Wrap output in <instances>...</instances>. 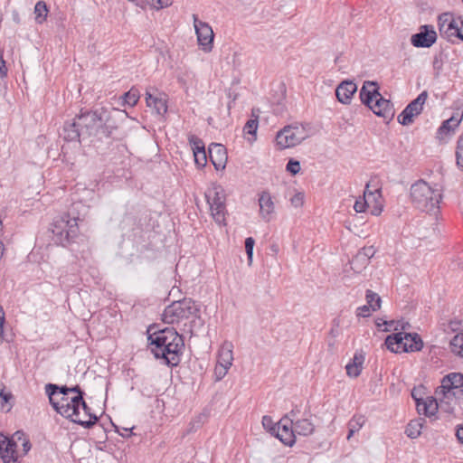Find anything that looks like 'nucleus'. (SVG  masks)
Wrapping results in <instances>:
<instances>
[{
    "label": "nucleus",
    "mask_w": 463,
    "mask_h": 463,
    "mask_svg": "<svg viewBox=\"0 0 463 463\" xmlns=\"http://www.w3.org/2000/svg\"><path fill=\"white\" fill-rule=\"evenodd\" d=\"M124 432H119V434L123 437H129L132 435V429H123Z\"/></svg>",
    "instance_id": "69168bd1"
},
{
    "label": "nucleus",
    "mask_w": 463,
    "mask_h": 463,
    "mask_svg": "<svg viewBox=\"0 0 463 463\" xmlns=\"http://www.w3.org/2000/svg\"><path fill=\"white\" fill-rule=\"evenodd\" d=\"M205 197L210 206L224 203L226 201V195L223 188L221 185L216 184L207 190Z\"/></svg>",
    "instance_id": "a878e982"
},
{
    "label": "nucleus",
    "mask_w": 463,
    "mask_h": 463,
    "mask_svg": "<svg viewBox=\"0 0 463 463\" xmlns=\"http://www.w3.org/2000/svg\"><path fill=\"white\" fill-rule=\"evenodd\" d=\"M255 241L251 237H248L245 240V250L247 253V258L249 260V264L252 261V256H253V248H254Z\"/></svg>",
    "instance_id": "49530a36"
},
{
    "label": "nucleus",
    "mask_w": 463,
    "mask_h": 463,
    "mask_svg": "<svg viewBox=\"0 0 463 463\" xmlns=\"http://www.w3.org/2000/svg\"><path fill=\"white\" fill-rule=\"evenodd\" d=\"M440 34L451 43H455L456 41H463V32L458 26L456 19L454 20V23H450L449 26L445 27L440 32Z\"/></svg>",
    "instance_id": "c85d7f7f"
},
{
    "label": "nucleus",
    "mask_w": 463,
    "mask_h": 463,
    "mask_svg": "<svg viewBox=\"0 0 463 463\" xmlns=\"http://www.w3.org/2000/svg\"><path fill=\"white\" fill-rule=\"evenodd\" d=\"M365 422V419L362 415H354L348 422V428L358 432Z\"/></svg>",
    "instance_id": "58836bf2"
},
{
    "label": "nucleus",
    "mask_w": 463,
    "mask_h": 463,
    "mask_svg": "<svg viewBox=\"0 0 463 463\" xmlns=\"http://www.w3.org/2000/svg\"><path fill=\"white\" fill-rule=\"evenodd\" d=\"M364 362V356L362 353L356 352L350 362L351 364H355L356 365L363 368V364Z\"/></svg>",
    "instance_id": "bf43d9fd"
},
{
    "label": "nucleus",
    "mask_w": 463,
    "mask_h": 463,
    "mask_svg": "<svg viewBox=\"0 0 463 463\" xmlns=\"http://www.w3.org/2000/svg\"><path fill=\"white\" fill-rule=\"evenodd\" d=\"M211 213L214 221L219 224H224L226 215V204H214L210 206Z\"/></svg>",
    "instance_id": "7c9ffc66"
},
{
    "label": "nucleus",
    "mask_w": 463,
    "mask_h": 463,
    "mask_svg": "<svg viewBox=\"0 0 463 463\" xmlns=\"http://www.w3.org/2000/svg\"><path fill=\"white\" fill-rule=\"evenodd\" d=\"M310 411H305L300 419L292 421L294 425L295 437L297 435L307 437L314 433L315 424L311 419Z\"/></svg>",
    "instance_id": "6ab92c4d"
},
{
    "label": "nucleus",
    "mask_w": 463,
    "mask_h": 463,
    "mask_svg": "<svg viewBox=\"0 0 463 463\" xmlns=\"http://www.w3.org/2000/svg\"><path fill=\"white\" fill-rule=\"evenodd\" d=\"M230 367H226L222 364L217 363L214 368V374L217 381L222 380L227 373Z\"/></svg>",
    "instance_id": "09e8293b"
},
{
    "label": "nucleus",
    "mask_w": 463,
    "mask_h": 463,
    "mask_svg": "<svg viewBox=\"0 0 463 463\" xmlns=\"http://www.w3.org/2000/svg\"><path fill=\"white\" fill-rule=\"evenodd\" d=\"M360 254H363V256L370 261V259L373 258L376 252L373 246H368L362 248L359 251Z\"/></svg>",
    "instance_id": "5fc2aeb1"
},
{
    "label": "nucleus",
    "mask_w": 463,
    "mask_h": 463,
    "mask_svg": "<svg viewBox=\"0 0 463 463\" xmlns=\"http://www.w3.org/2000/svg\"><path fill=\"white\" fill-rule=\"evenodd\" d=\"M365 298L367 305L371 307L372 311H376L381 307V298L379 295L370 289L366 290Z\"/></svg>",
    "instance_id": "f704fd0d"
},
{
    "label": "nucleus",
    "mask_w": 463,
    "mask_h": 463,
    "mask_svg": "<svg viewBox=\"0 0 463 463\" xmlns=\"http://www.w3.org/2000/svg\"><path fill=\"white\" fill-rule=\"evenodd\" d=\"M411 197L418 209L436 213L439 208L442 194L437 185L431 186L427 182L419 180L411 186Z\"/></svg>",
    "instance_id": "20e7f679"
},
{
    "label": "nucleus",
    "mask_w": 463,
    "mask_h": 463,
    "mask_svg": "<svg viewBox=\"0 0 463 463\" xmlns=\"http://www.w3.org/2000/svg\"><path fill=\"white\" fill-rule=\"evenodd\" d=\"M462 142H463V135L459 136L458 138V146L456 150V159H457V165L458 167H463V165H461V152L463 150L462 148Z\"/></svg>",
    "instance_id": "3c124183"
},
{
    "label": "nucleus",
    "mask_w": 463,
    "mask_h": 463,
    "mask_svg": "<svg viewBox=\"0 0 463 463\" xmlns=\"http://www.w3.org/2000/svg\"><path fill=\"white\" fill-rule=\"evenodd\" d=\"M232 349L233 345L231 342H224L218 352L217 363L231 367L233 361Z\"/></svg>",
    "instance_id": "cd10ccee"
},
{
    "label": "nucleus",
    "mask_w": 463,
    "mask_h": 463,
    "mask_svg": "<svg viewBox=\"0 0 463 463\" xmlns=\"http://www.w3.org/2000/svg\"><path fill=\"white\" fill-rule=\"evenodd\" d=\"M463 118V113L459 118L452 116L447 120H444L441 126L438 128L437 137L440 140L444 139L447 136L454 134L456 128L459 126Z\"/></svg>",
    "instance_id": "b1692460"
},
{
    "label": "nucleus",
    "mask_w": 463,
    "mask_h": 463,
    "mask_svg": "<svg viewBox=\"0 0 463 463\" xmlns=\"http://www.w3.org/2000/svg\"><path fill=\"white\" fill-rule=\"evenodd\" d=\"M258 129V117L255 118L249 119L244 128L243 131L249 135H255Z\"/></svg>",
    "instance_id": "ea45409f"
},
{
    "label": "nucleus",
    "mask_w": 463,
    "mask_h": 463,
    "mask_svg": "<svg viewBox=\"0 0 463 463\" xmlns=\"http://www.w3.org/2000/svg\"><path fill=\"white\" fill-rule=\"evenodd\" d=\"M454 20L455 18L450 13H443L439 15L438 23L439 32H441L445 27L449 26L450 23H454Z\"/></svg>",
    "instance_id": "4c0bfd02"
},
{
    "label": "nucleus",
    "mask_w": 463,
    "mask_h": 463,
    "mask_svg": "<svg viewBox=\"0 0 463 463\" xmlns=\"http://www.w3.org/2000/svg\"><path fill=\"white\" fill-rule=\"evenodd\" d=\"M5 322V313L3 307L0 305V339L4 336V325Z\"/></svg>",
    "instance_id": "052dcab7"
},
{
    "label": "nucleus",
    "mask_w": 463,
    "mask_h": 463,
    "mask_svg": "<svg viewBox=\"0 0 463 463\" xmlns=\"http://www.w3.org/2000/svg\"><path fill=\"white\" fill-rule=\"evenodd\" d=\"M51 232L53 241L58 245L65 246L78 235V218L62 214L53 220Z\"/></svg>",
    "instance_id": "39448f33"
},
{
    "label": "nucleus",
    "mask_w": 463,
    "mask_h": 463,
    "mask_svg": "<svg viewBox=\"0 0 463 463\" xmlns=\"http://www.w3.org/2000/svg\"><path fill=\"white\" fill-rule=\"evenodd\" d=\"M146 2L152 8L156 10L165 8L172 5V0H146Z\"/></svg>",
    "instance_id": "a18cd8bd"
},
{
    "label": "nucleus",
    "mask_w": 463,
    "mask_h": 463,
    "mask_svg": "<svg viewBox=\"0 0 463 463\" xmlns=\"http://www.w3.org/2000/svg\"><path fill=\"white\" fill-rule=\"evenodd\" d=\"M277 428L274 435L285 445L293 446L296 442L293 422L281 418Z\"/></svg>",
    "instance_id": "dca6fc26"
},
{
    "label": "nucleus",
    "mask_w": 463,
    "mask_h": 463,
    "mask_svg": "<svg viewBox=\"0 0 463 463\" xmlns=\"http://www.w3.org/2000/svg\"><path fill=\"white\" fill-rule=\"evenodd\" d=\"M151 351L156 358H162L170 366H176L184 349L183 335L174 327H165L149 334Z\"/></svg>",
    "instance_id": "f03ea898"
},
{
    "label": "nucleus",
    "mask_w": 463,
    "mask_h": 463,
    "mask_svg": "<svg viewBox=\"0 0 463 463\" xmlns=\"http://www.w3.org/2000/svg\"><path fill=\"white\" fill-rule=\"evenodd\" d=\"M438 408L439 404L437 400L432 396L422 398L416 405L418 413L428 417L435 415Z\"/></svg>",
    "instance_id": "393cba45"
},
{
    "label": "nucleus",
    "mask_w": 463,
    "mask_h": 463,
    "mask_svg": "<svg viewBox=\"0 0 463 463\" xmlns=\"http://www.w3.org/2000/svg\"><path fill=\"white\" fill-rule=\"evenodd\" d=\"M425 420L418 418L411 420L406 426L405 433L410 439H416L421 434Z\"/></svg>",
    "instance_id": "c756f323"
},
{
    "label": "nucleus",
    "mask_w": 463,
    "mask_h": 463,
    "mask_svg": "<svg viewBox=\"0 0 463 463\" xmlns=\"http://www.w3.org/2000/svg\"><path fill=\"white\" fill-rule=\"evenodd\" d=\"M61 136L68 142H80V137L83 138V134L80 131V125H78L76 117L71 121H66L64 123Z\"/></svg>",
    "instance_id": "5701e85b"
},
{
    "label": "nucleus",
    "mask_w": 463,
    "mask_h": 463,
    "mask_svg": "<svg viewBox=\"0 0 463 463\" xmlns=\"http://www.w3.org/2000/svg\"><path fill=\"white\" fill-rule=\"evenodd\" d=\"M193 20L199 46L205 52H211L214 38L212 27L207 23L200 21L196 14H193Z\"/></svg>",
    "instance_id": "9b49d317"
},
{
    "label": "nucleus",
    "mask_w": 463,
    "mask_h": 463,
    "mask_svg": "<svg viewBox=\"0 0 463 463\" xmlns=\"http://www.w3.org/2000/svg\"><path fill=\"white\" fill-rule=\"evenodd\" d=\"M14 399V396L11 392H5V388L0 389V408L3 411H9L13 404L11 401Z\"/></svg>",
    "instance_id": "72a5a7b5"
},
{
    "label": "nucleus",
    "mask_w": 463,
    "mask_h": 463,
    "mask_svg": "<svg viewBox=\"0 0 463 463\" xmlns=\"http://www.w3.org/2000/svg\"><path fill=\"white\" fill-rule=\"evenodd\" d=\"M386 347L392 353L418 352L423 347V342L417 333L398 332L389 335L385 339Z\"/></svg>",
    "instance_id": "0eeeda50"
},
{
    "label": "nucleus",
    "mask_w": 463,
    "mask_h": 463,
    "mask_svg": "<svg viewBox=\"0 0 463 463\" xmlns=\"http://www.w3.org/2000/svg\"><path fill=\"white\" fill-rule=\"evenodd\" d=\"M262 425L264 429L268 430L272 435L278 430V423H274L271 417L265 415L262 417Z\"/></svg>",
    "instance_id": "a19ab883"
},
{
    "label": "nucleus",
    "mask_w": 463,
    "mask_h": 463,
    "mask_svg": "<svg viewBox=\"0 0 463 463\" xmlns=\"http://www.w3.org/2000/svg\"><path fill=\"white\" fill-rule=\"evenodd\" d=\"M23 447H24V450L25 453H27L30 449H31V444L28 440H25L24 443H23Z\"/></svg>",
    "instance_id": "338daca9"
},
{
    "label": "nucleus",
    "mask_w": 463,
    "mask_h": 463,
    "mask_svg": "<svg viewBox=\"0 0 463 463\" xmlns=\"http://www.w3.org/2000/svg\"><path fill=\"white\" fill-rule=\"evenodd\" d=\"M367 204L368 203L364 195L363 198H360L355 201L354 209L356 213H364V212H365L366 209H368Z\"/></svg>",
    "instance_id": "8fccbe9b"
},
{
    "label": "nucleus",
    "mask_w": 463,
    "mask_h": 463,
    "mask_svg": "<svg viewBox=\"0 0 463 463\" xmlns=\"http://www.w3.org/2000/svg\"><path fill=\"white\" fill-rule=\"evenodd\" d=\"M35 21L42 24L46 20L48 14V8L43 1H39L34 6Z\"/></svg>",
    "instance_id": "473e14b6"
},
{
    "label": "nucleus",
    "mask_w": 463,
    "mask_h": 463,
    "mask_svg": "<svg viewBox=\"0 0 463 463\" xmlns=\"http://www.w3.org/2000/svg\"><path fill=\"white\" fill-rule=\"evenodd\" d=\"M437 40V33L431 25H422L420 32L413 34L411 43L417 48H429L432 46Z\"/></svg>",
    "instance_id": "ddd939ff"
},
{
    "label": "nucleus",
    "mask_w": 463,
    "mask_h": 463,
    "mask_svg": "<svg viewBox=\"0 0 463 463\" xmlns=\"http://www.w3.org/2000/svg\"><path fill=\"white\" fill-rule=\"evenodd\" d=\"M345 369L348 376L356 378L360 375L363 368L356 365L355 364L348 363L345 366Z\"/></svg>",
    "instance_id": "de8ad7c7"
},
{
    "label": "nucleus",
    "mask_w": 463,
    "mask_h": 463,
    "mask_svg": "<svg viewBox=\"0 0 463 463\" xmlns=\"http://www.w3.org/2000/svg\"><path fill=\"white\" fill-rule=\"evenodd\" d=\"M451 352L463 356V333L459 332L450 340Z\"/></svg>",
    "instance_id": "2f4dec72"
},
{
    "label": "nucleus",
    "mask_w": 463,
    "mask_h": 463,
    "mask_svg": "<svg viewBox=\"0 0 463 463\" xmlns=\"http://www.w3.org/2000/svg\"><path fill=\"white\" fill-rule=\"evenodd\" d=\"M76 118L83 134V138L99 136V127L102 125L101 109L86 111Z\"/></svg>",
    "instance_id": "1a4fd4ad"
},
{
    "label": "nucleus",
    "mask_w": 463,
    "mask_h": 463,
    "mask_svg": "<svg viewBox=\"0 0 463 463\" xmlns=\"http://www.w3.org/2000/svg\"><path fill=\"white\" fill-rule=\"evenodd\" d=\"M354 433H356L355 430H352L351 428H348L347 439H350L354 436Z\"/></svg>",
    "instance_id": "774afa93"
},
{
    "label": "nucleus",
    "mask_w": 463,
    "mask_h": 463,
    "mask_svg": "<svg viewBox=\"0 0 463 463\" xmlns=\"http://www.w3.org/2000/svg\"><path fill=\"white\" fill-rule=\"evenodd\" d=\"M369 109H372L375 115L383 117L385 119H392L394 116L392 103L389 99H384L381 94Z\"/></svg>",
    "instance_id": "412c9836"
},
{
    "label": "nucleus",
    "mask_w": 463,
    "mask_h": 463,
    "mask_svg": "<svg viewBox=\"0 0 463 463\" xmlns=\"http://www.w3.org/2000/svg\"><path fill=\"white\" fill-rule=\"evenodd\" d=\"M379 89V85L376 81H364L359 92L362 103L370 108L373 100L380 96Z\"/></svg>",
    "instance_id": "a211bd4d"
},
{
    "label": "nucleus",
    "mask_w": 463,
    "mask_h": 463,
    "mask_svg": "<svg viewBox=\"0 0 463 463\" xmlns=\"http://www.w3.org/2000/svg\"><path fill=\"white\" fill-rule=\"evenodd\" d=\"M127 113L124 110L112 108L108 110L101 108L102 125L99 127V137H111L118 138L117 131L118 126L117 119L118 118H124Z\"/></svg>",
    "instance_id": "9d476101"
},
{
    "label": "nucleus",
    "mask_w": 463,
    "mask_h": 463,
    "mask_svg": "<svg viewBox=\"0 0 463 463\" xmlns=\"http://www.w3.org/2000/svg\"><path fill=\"white\" fill-rule=\"evenodd\" d=\"M146 102L147 107L153 109L157 115L163 116L167 112L166 100L163 98L153 96L151 93H146Z\"/></svg>",
    "instance_id": "bb28decb"
},
{
    "label": "nucleus",
    "mask_w": 463,
    "mask_h": 463,
    "mask_svg": "<svg viewBox=\"0 0 463 463\" xmlns=\"http://www.w3.org/2000/svg\"><path fill=\"white\" fill-rule=\"evenodd\" d=\"M427 98V91L424 90L420 93L418 97L411 101L398 116V122L403 126H408L412 123L413 118L421 113Z\"/></svg>",
    "instance_id": "f8f14e48"
},
{
    "label": "nucleus",
    "mask_w": 463,
    "mask_h": 463,
    "mask_svg": "<svg viewBox=\"0 0 463 463\" xmlns=\"http://www.w3.org/2000/svg\"><path fill=\"white\" fill-rule=\"evenodd\" d=\"M300 409L298 406H295L288 414H286L283 418L287 419L290 421H295L300 419Z\"/></svg>",
    "instance_id": "864d4df0"
},
{
    "label": "nucleus",
    "mask_w": 463,
    "mask_h": 463,
    "mask_svg": "<svg viewBox=\"0 0 463 463\" xmlns=\"http://www.w3.org/2000/svg\"><path fill=\"white\" fill-rule=\"evenodd\" d=\"M45 392L53 409L62 417L85 429L97 423L98 417L85 402V393L79 385L67 387L48 383L45 385Z\"/></svg>",
    "instance_id": "f257e3e1"
},
{
    "label": "nucleus",
    "mask_w": 463,
    "mask_h": 463,
    "mask_svg": "<svg viewBox=\"0 0 463 463\" xmlns=\"http://www.w3.org/2000/svg\"><path fill=\"white\" fill-rule=\"evenodd\" d=\"M16 448L17 444L14 439L0 433V457L4 463H20Z\"/></svg>",
    "instance_id": "4468645a"
},
{
    "label": "nucleus",
    "mask_w": 463,
    "mask_h": 463,
    "mask_svg": "<svg viewBox=\"0 0 463 463\" xmlns=\"http://www.w3.org/2000/svg\"><path fill=\"white\" fill-rule=\"evenodd\" d=\"M371 307L368 305L359 307L356 311V315L361 317H367L371 315Z\"/></svg>",
    "instance_id": "13d9d810"
},
{
    "label": "nucleus",
    "mask_w": 463,
    "mask_h": 463,
    "mask_svg": "<svg viewBox=\"0 0 463 463\" xmlns=\"http://www.w3.org/2000/svg\"><path fill=\"white\" fill-rule=\"evenodd\" d=\"M441 408L449 413H453L456 407L460 408L463 398V373H449L440 382L436 390Z\"/></svg>",
    "instance_id": "7ed1b4c3"
},
{
    "label": "nucleus",
    "mask_w": 463,
    "mask_h": 463,
    "mask_svg": "<svg viewBox=\"0 0 463 463\" xmlns=\"http://www.w3.org/2000/svg\"><path fill=\"white\" fill-rule=\"evenodd\" d=\"M205 420H206V415L205 414L201 413V414L197 415L190 422V428H189L188 431L190 432V431H194V430H196L197 429H199L203 424Z\"/></svg>",
    "instance_id": "37998d69"
},
{
    "label": "nucleus",
    "mask_w": 463,
    "mask_h": 463,
    "mask_svg": "<svg viewBox=\"0 0 463 463\" xmlns=\"http://www.w3.org/2000/svg\"><path fill=\"white\" fill-rule=\"evenodd\" d=\"M122 99L125 104L133 107L139 99V91L137 89L132 88L123 95Z\"/></svg>",
    "instance_id": "e433bc0d"
},
{
    "label": "nucleus",
    "mask_w": 463,
    "mask_h": 463,
    "mask_svg": "<svg viewBox=\"0 0 463 463\" xmlns=\"http://www.w3.org/2000/svg\"><path fill=\"white\" fill-rule=\"evenodd\" d=\"M198 311L191 298H184L167 306L162 314V320L166 324H175L188 319L191 316H195Z\"/></svg>",
    "instance_id": "6e6552de"
},
{
    "label": "nucleus",
    "mask_w": 463,
    "mask_h": 463,
    "mask_svg": "<svg viewBox=\"0 0 463 463\" xmlns=\"http://www.w3.org/2000/svg\"><path fill=\"white\" fill-rule=\"evenodd\" d=\"M385 324L393 326V330L395 331L401 329V332H404V330L410 326L408 322L403 321H391L390 323L385 322Z\"/></svg>",
    "instance_id": "603ef678"
},
{
    "label": "nucleus",
    "mask_w": 463,
    "mask_h": 463,
    "mask_svg": "<svg viewBox=\"0 0 463 463\" xmlns=\"http://www.w3.org/2000/svg\"><path fill=\"white\" fill-rule=\"evenodd\" d=\"M357 86L353 80H344L335 89V96L342 104H350Z\"/></svg>",
    "instance_id": "aec40b11"
},
{
    "label": "nucleus",
    "mask_w": 463,
    "mask_h": 463,
    "mask_svg": "<svg viewBox=\"0 0 463 463\" xmlns=\"http://www.w3.org/2000/svg\"><path fill=\"white\" fill-rule=\"evenodd\" d=\"M300 169L301 166L299 161L295 160L293 158L289 159L286 165V170L293 175L298 174L300 172Z\"/></svg>",
    "instance_id": "c03bdc74"
},
{
    "label": "nucleus",
    "mask_w": 463,
    "mask_h": 463,
    "mask_svg": "<svg viewBox=\"0 0 463 463\" xmlns=\"http://www.w3.org/2000/svg\"><path fill=\"white\" fill-rule=\"evenodd\" d=\"M260 216L265 222H269L275 213V203L271 194L268 191H262L259 194Z\"/></svg>",
    "instance_id": "f3484780"
},
{
    "label": "nucleus",
    "mask_w": 463,
    "mask_h": 463,
    "mask_svg": "<svg viewBox=\"0 0 463 463\" xmlns=\"http://www.w3.org/2000/svg\"><path fill=\"white\" fill-rule=\"evenodd\" d=\"M369 187L370 184H367L364 192V198L368 203L367 207L371 214L378 216L382 213L383 208L382 192L380 188L371 191Z\"/></svg>",
    "instance_id": "2eb2a0df"
},
{
    "label": "nucleus",
    "mask_w": 463,
    "mask_h": 463,
    "mask_svg": "<svg viewBox=\"0 0 463 463\" xmlns=\"http://www.w3.org/2000/svg\"><path fill=\"white\" fill-rule=\"evenodd\" d=\"M190 142L193 143V152L194 153L205 149L203 142L197 137H192L190 139Z\"/></svg>",
    "instance_id": "4d7b16f0"
},
{
    "label": "nucleus",
    "mask_w": 463,
    "mask_h": 463,
    "mask_svg": "<svg viewBox=\"0 0 463 463\" xmlns=\"http://www.w3.org/2000/svg\"><path fill=\"white\" fill-rule=\"evenodd\" d=\"M309 137V125L294 123L285 126L276 135V146L279 149L296 146Z\"/></svg>",
    "instance_id": "423d86ee"
},
{
    "label": "nucleus",
    "mask_w": 463,
    "mask_h": 463,
    "mask_svg": "<svg viewBox=\"0 0 463 463\" xmlns=\"http://www.w3.org/2000/svg\"><path fill=\"white\" fill-rule=\"evenodd\" d=\"M369 261L366 260L363 254L357 252V254L350 261L351 268L355 272H360L363 269H364L368 265Z\"/></svg>",
    "instance_id": "c9c22d12"
},
{
    "label": "nucleus",
    "mask_w": 463,
    "mask_h": 463,
    "mask_svg": "<svg viewBox=\"0 0 463 463\" xmlns=\"http://www.w3.org/2000/svg\"><path fill=\"white\" fill-rule=\"evenodd\" d=\"M209 157L216 170L223 169L227 162L225 147L221 144H212L209 146Z\"/></svg>",
    "instance_id": "4be33fe9"
},
{
    "label": "nucleus",
    "mask_w": 463,
    "mask_h": 463,
    "mask_svg": "<svg viewBox=\"0 0 463 463\" xmlns=\"http://www.w3.org/2000/svg\"><path fill=\"white\" fill-rule=\"evenodd\" d=\"M420 394H421V390L420 389H417V388H413L412 389V391H411V397L415 401L416 404L422 399Z\"/></svg>",
    "instance_id": "e2e57ef3"
},
{
    "label": "nucleus",
    "mask_w": 463,
    "mask_h": 463,
    "mask_svg": "<svg viewBox=\"0 0 463 463\" xmlns=\"http://www.w3.org/2000/svg\"><path fill=\"white\" fill-rule=\"evenodd\" d=\"M291 204L294 207H300L304 203V194L297 193L290 198Z\"/></svg>",
    "instance_id": "6e6d98bb"
},
{
    "label": "nucleus",
    "mask_w": 463,
    "mask_h": 463,
    "mask_svg": "<svg viewBox=\"0 0 463 463\" xmlns=\"http://www.w3.org/2000/svg\"><path fill=\"white\" fill-rule=\"evenodd\" d=\"M7 75V67L4 60L3 53H0V77L4 78Z\"/></svg>",
    "instance_id": "680f3d73"
},
{
    "label": "nucleus",
    "mask_w": 463,
    "mask_h": 463,
    "mask_svg": "<svg viewBox=\"0 0 463 463\" xmlns=\"http://www.w3.org/2000/svg\"><path fill=\"white\" fill-rule=\"evenodd\" d=\"M456 437H457L458 440L461 444H463V424H458L457 426Z\"/></svg>",
    "instance_id": "0e129e2a"
},
{
    "label": "nucleus",
    "mask_w": 463,
    "mask_h": 463,
    "mask_svg": "<svg viewBox=\"0 0 463 463\" xmlns=\"http://www.w3.org/2000/svg\"><path fill=\"white\" fill-rule=\"evenodd\" d=\"M194 162L199 167H203L207 163L206 151L201 150L194 153Z\"/></svg>",
    "instance_id": "79ce46f5"
}]
</instances>
